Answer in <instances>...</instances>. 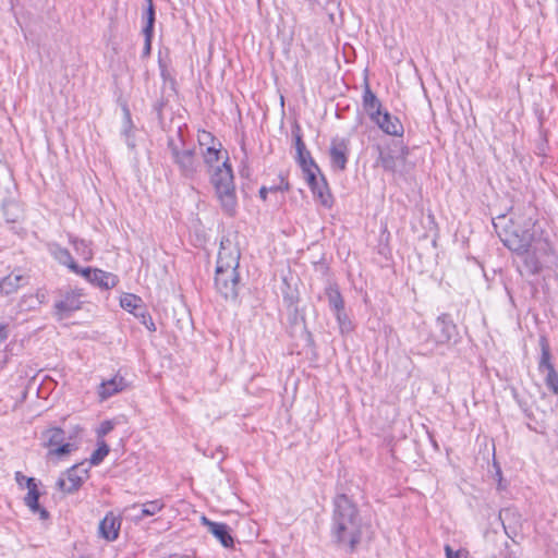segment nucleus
I'll return each mask as SVG.
<instances>
[{"label": "nucleus", "instance_id": "nucleus-38", "mask_svg": "<svg viewBox=\"0 0 558 558\" xmlns=\"http://www.w3.org/2000/svg\"><path fill=\"white\" fill-rule=\"evenodd\" d=\"M446 558H469V553L464 549L453 550L450 545H445Z\"/></svg>", "mask_w": 558, "mask_h": 558}, {"label": "nucleus", "instance_id": "nucleus-46", "mask_svg": "<svg viewBox=\"0 0 558 558\" xmlns=\"http://www.w3.org/2000/svg\"><path fill=\"white\" fill-rule=\"evenodd\" d=\"M143 318V323L146 325V327L149 329V330H155L156 327H155V324L153 323L151 320V317L148 315L145 317H142Z\"/></svg>", "mask_w": 558, "mask_h": 558}, {"label": "nucleus", "instance_id": "nucleus-15", "mask_svg": "<svg viewBox=\"0 0 558 558\" xmlns=\"http://www.w3.org/2000/svg\"><path fill=\"white\" fill-rule=\"evenodd\" d=\"M386 134L401 136L403 134V125L400 120L392 117L388 111L380 112L378 117L372 120Z\"/></svg>", "mask_w": 558, "mask_h": 558}, {"label": "nucleus", "instance_id": "nucleus-16", "mask_svg": "<svg viewBox=\"0 0 558 558\" xmlns=\"http://www.w3.org/2000/svg\"><path fill=\"white\" fill-rule=\"evenodd\" d=\"M120 527L121 520L112 512L107 513L99 523V532L107 541H116L119 536Z\"/></svg>", "mask_w": 558, "mask_h": 558}, {"label": "nucleus", "instance_id": "nucleus-43", "mask_svg": "<svg viewBox=\"0 0 558 558\" xmlns=\"http://www.w3.org/2000/svg\"><path fill=\"white\" fill-rule=\"evenodd\" d=\"M26 480H35L34 477H27L22 472H15V481L21 488L26 487Z\"/></svg>", "mask_w": 558, "mask_h": 558}, {"label": "nucleus", "instance_id": "nucleus-31", "mask_svg": "<svg viewBox=\"0 0 558 558\" xmlns=\"http://www.w3.org/2000/svg\"><path fill=\"white\" fill-rule=\"evenodd\" d=\"M109 451V446L105 441H99L98 448L90 456L89 464L98 465L108 456Z\"/></svg>", "mask_w": 558, "mask_h": 558}, {"label": "nucleus", "instance_id": "nucleus-22", "mask_svg": "<svg viewBox=\"0 0 558 558\" xmlns=\"http://www.w3.org/2000/svg\"><path fill=\"white\" fill-rule=\"evenodd\" d=\"M65 439V432L60 427H50L41 433L43 446L54 448L61 445Z\"/></svg>", "mask_w": 558, "mask_h": 558}, {"label": "nucleus", "instance_id": "nucleus-4", "mask_svg": "<svg viewBox=\"0 0 558 558\" xmlns=\"http://www.w3.org/2000/svg\"><path fill=\"white\" fill-rule=\"evenodd\" d=\"M210 183L226 214L232 216L236 208L234 177L228 156L220 166L208 171Z\"/></svg>", "mask_w": 558, "mask_h": 558}, {"label": "nucleus", "instance_id": "nucleus-23", "mask_svg": "<svg viewBox=\"0 0 558 558\" xmlns=\"http://www.w3.org/2000/svg\"><path fill=\"white\" fill-rule=\"evenodd\" d=\"M120 305L122 308L133 313L135 316L145 317L142 299L135 294L125 293L120 300Z\"/></svg>", "mask_w": 558, "mask_h": 558}, {"label": "nucleus", "instance_id": "nucleus-30", "mask_svg": "<svg viewBox=\"0 0 558 558\" xmlns=\"http://www.w3.org/2000/svg\"><path fill=\"white\" fill-rule=\"evenodd\" d=\"M333 315L337 319L339 330L342 335L349 333L353 330V324L349 318L344 307L343 310H339V312H335Z\"/></svg>", "mask_w": 558, "mask_h": 558}, {"label": "nucleus", "instance_id": "nucleus-29", "mask_svg": "<svg viewBox=\"0 0 558 558\" xmlns=\"http://www.w3.org/2000/svg\"><path fill=\"white\" fill-rule=\"evenodd\" d=\"M163 507L165 504L160 499L147 501L142 505L141 514L136 515V519L141 520L144 517H151L158 513Z\"/></svg>", "mask_w": 558, "mask_h": 558}, {"label": "nucleus", "instance_id": "nucleus-21", "mask_svg": "<svg viewBox=\"0 0 558 558\" xmlns=\"http://www.w3.org/2000/svg\"><path fill=\"white\" fill-rule=\"evenodd\" d=\"M90 283L101 289H111L117 286L118 277L111 272L95 268Z\"/></svg>", "mask_w": 558, "mask_h": 558}, {"label": "nucleus", "instance_id": "nucleus-17", "mask_svg": "<svg viewBox=\"0 0 558 558\" xmlns=\"http://www.w3.org/2000/svg\"><path fill=\"white\" fill-rule=\"evenodd\" d=\"M363 108L371 118V120L378 117L381 112V102L377 96L372 92L369 84L366 82L363 90Z\"/></svg>", "mask_w": 558, "mask_h": 558}, {"label": "nucleus", "instance_id": "nucleus-28", "mask_svg": "<svg viewBox=\"0 0 558 558\" xmlns=\"http://www.w3.org/2000/svg\"><path fill=\"white\" fill-rule=\"evenodd\" d=\"M302 153V155H298V162L300 163L305 175L313 171L320 172L317 163L312 158L311 153L308 150H304Z\"/></svg>", "mask_w": 558, "mask_h": 558}, {"label": "nucleus", "instance_id": "nucleus-5", "mask_svg": "<svg viewBox=\"0 0 558 558\" xmlns=\"http://www.w3.org/2000/svg\"><path fill=\"white\" fill-rule=\"evenodd\" d=\"M551 244L547 239L538 238L534 241L531 247H527L524 253H515L522 258L523 269L520 272L523 275H537L543 268L542 260L551 254Z\"/></svg>", "mask_w": 558, "mask_h": 558}, {"label": "nucleus", "instance_id": "nucleus-3", "mask_svg": "<svg viewBox=\"0 0 558 558\" xmlns=\"http://www.w3.org/2000/svg\"><path fill=\"white\" fill-rule=\"evenodd\" d=\"M167 148L181 175L186 179H195L201 172L202 163L196 156L195 148L186 146L182 126L178 128L174 135L168 136Z\"/></svg>", "mask_w": 558, "mask_h": 558}, {"label": "nucleus", "instance_id": "nucleus-1", "mask_svg": "<svg viewBox=\"0 0 558 558\" xmlns=\"http://www.w3.org/2000/svg\"><path fill=\"white\" fill-rule=\"evenodd\" d=\"M366 525L356 505L344 494L333 499L331 534L339 544H347L353 553L361 543Z\"/></svg>", "mask_w": 558, "mask_h": 558}, {"label": "nucleus", "instance_id": "nucleus-18", "mask_svg": "<svg viewBox=\"0 0 558 558\" xmlns=\"http://www.w3.org/2000/svg\"><path fill=\"white\" fill-rule=\"evenodd\" d=\"M49 252L60 264L66 266L71 271L78 274L80 266L74 262L69 250L57 243H51L49 244Z\"/></svg>", "mask_w": 558, "mask_h": 558}, {"label": "nucleus", "instance_id": "nucleus-24", "mask_svg": "<svg viewBox=\"0 0 558 558\" xmlns=\"http://www.w3.org/2000/svg\"><path fill=\"white\" fill-rule=\"evenodd\" d=\"M325 294L328 301V306L332 313L343 310L344 300L337 284H329L326 287Z\"/></svg>", "mask_w": 558, "mask_h": 558}, {"label": "nucleus", "instance_id": "nucleus-33", "mask_svg": "<svg viewBox=\"0 0 558 558\" xmlns=\"http://www.w3.org/2000/svg\"><path fill=\"white\" fill-rule=\"evenodd\" d=\"M124 112H125V120H124V125H123V130H122V135L125 137L126 145L131 149H133L135 147V142L131 137V129H132L131 116H130V112L128 109H125Z\"/></svg>", "mask_w": 558, "mask_h": 558}, {"label": "nucleus", "instance_id": "nucleus-42", "mask_svg": "<svg viewBox=\"0 0 558 558\" xmlns=\"http://www.w3.org/2000/svg\"><path fill=\"white\" fill-rule=\"evenodd\" d=\"M280 189L281 187H279V186H272L270 189H267L266 186H262L260 190H259V196H260L262 199L265 201L266 197H267V193L269 191L276 192V191L280 190ZM282 189L283 190H289V183L287 182Z\"/></svg>", "mask_w": 558, "mask_h": 558}, {"label": "nucleus", "instance_id": "nucleus-14", "mask_svg": "<svg viewBox=\"0 0 558 558\" xmlns=\"http://www.w3.org/2000/svg\"><path fill=\"white\" fill-rule=\"evenodd\" d=\"M128 387V383L121 375L117 374L111 379L104 380L97 389V393L101 401L123 391Z\"/></svg>", "mask_w": 558, "mask_h": 558}, {"label": "nucleus", "instance_id": "nucleus-40", "mask_svg": "<svg viewBox=\"0 0 558 558\" xmlns=\"http://www.w3.org/2000/svg\"><path fill=\"white\" fill-rule=\"evenodd\" d=\"M145 40H144V48L142 52L143 58H147L151 52V41L154 33H143Z\"/></svg>", "mask_w": 558, "mask_h": 558}, {"label": "nucleus", "instance_id": "nucleus-11", "mask_svg": "<svg viewBox=\"0 0 558 558\" xmlns=\"http://www.w3.org/2000/svg\"><path fill=\"white\" fill-rule=\"evenodd\" d=\"M317 171H313L305 175L308 186L311 187L313 194L318 198V201L325 206L330 207L332 205V196L329 192L326 179L324 175L317 178Z\"/></svg>", "mask_w": 558, "mask_h": 558}, {"label": "nucleus", "instance_id": "nucleus-37", "mask_svg": "<svg viewBox=\"0 0 558 558\" xmlns=\"http://www.w3.org/2000/svg\"><path fill=\"white\" fill-rule=\"evenodd\" d=\"M197 141L201 146H211L214 145L215 137L210 132H207L205 130H202L197 134Z\"/></svg>", "mask_w": 558, "mask_h": 558}, {"label": "nucleus", "instance_id": "nucleus-39", "mask_svg": "<svg viewBox=\"0 0 558 558\" xmlns=\"http://www.w3.org/2000/svg\"><path fill=\"white\" fill-rule=\"evenodd\" d=\"M293 136H294V140H295V149H296V154L298 155H302L304 150H307L306 147H305V144L302 140V135L300 133V128L296 126V132L293 131Z\"/></svg>", "mask_w": 558, "mask_h": 558}, {"label": "nucleus", "instance_id": "nucleus-44", "mask_svg": "<svg viewBox=\"0 0 558 558\" xmlns=\"http://www.w3.org/2000/svg\"><path fill=\"white\" fill-rule=\"evenodd\" d=\"M94 269L95 268H90V267H87V268L80 267V271L77 275L83 276L88 282H90V278L93 277Z\"/></svg>", "mask_w": 558, "mask_h": 558}, {"label": "nucleus", "instance_id": "nucleus-12", "mask_svg": "<svg viewBox=\"0 0 558 558\" xmlns=\"http://www.w3.org/2000/svg\"><path fill=\"white\" fill-rule=\"evenodd\" d=\"M202 523L205 525L225 548H232L234 546V539L231 535V529L228 524L221 522H214L206 518L202 517Z\"/></svg>", "mask_w": 558, "mask_h": 558}, {"label": "nucleus", "instance_id": "nucleus-25", "mask_svg": "<svg viewBox=\"0 0 558 558\" xmlns=\"http://www.w3.org/2000/svg\"><path fill=\"white\" fill-rule=\"evenodd\" d=\"M219 147H216L215 145L208 146L206 150L203 153L204 163L207 166L208 171L213 170L221 158V144L218 143Z\"/></svg>", "mask_w": 558, "mask_h": 558}, {"label": "nucleus", "instance_id": "nucleus-34", "mask_svg": "<svg viewBox=\"0 0 558 558\" xmlns=\"http://www.w3.org/2000/svg\"><path fill=\"white\" fill-rule=\"evenodd\" d=\"M144 19L146 20L145 26L143 27V33H154L155 26V8L154 4L147 7L146 12L144 14Z\"/></svg>", "mask_w": 558, "mask_h": 558}, {"label": "nucleus", "instance_id": "nucleus-20", "mask_svg": "<svg viewBox=\"0 0 558 558\" xmlns=\"http://www.w3.org/2000/svg\"><path fill=\"white\" fill-rule=\"evenodd\" d=\"M25 283L24 276L12 272L0 280V292L4 295L15 293Z\"/></svg>", "mask_w": 558, "mask_h": 558}, {"label": "nucleus", "instance_id": "nucleus-45", "mask_svg": "<svg viewBox=\"0 0 558 558\" xmlns=\"http://www.w3.org/2000/svg\"><path fill=\"white\" fill-rule=\"evenodd\" d=\"M9 337L8 326L0 324V343L5 341Z\"/></svg>", "mask_w": 558, "mask_h": 558}, {"label": "nucleus", "instance_id": "nucleus-50", "mask_svg": "<svg viewBox=\"0 0 558 558\" xmlns=\"http://www.w3.org/2000/svg\"><path fill=\"white\" fill-rule=\"evenodd\" d=\"M498 220H499V221L505 220V217H504V216L498 217Z\"/></svg>", "mask_w": 558, "mask_h": 558}, {"label": "nucleus", "instance_id": "nucleus-26", "mask_svg": "<svg viewBox=\"0 0 558 558\" xmlns=\"http://www.w3.org/2000/svg\"><path fill=\"white\" fill-rule=\"evenodd\" d=\"M70 243L73 245L76 254H78L84 260L92 259L93 252L87 241L71 235Z\"/></svg>", "mask_w": 558, "mask_h": 558}, {"label": "nucleus", "instance_id": "nucleus-27", "mask_svg": "<svg viewBox=\"0 0 558 558\" xmlns=\"http://www.w3.org/2000/svg\"><path fill=\"white\" fill-rule=\"evenodd\" d=\"M541 349L542 355L538 364L539 372H548L550 369H555L554 365L550 362V350L545 338L541 339Z\"/></svg>", "mask_w": 558, "mask_h": 558}, {"label": "nucleus", "instance_id": "nucleus-13", "mask_svg": "<svg viewBox=\"0 0 558 558\" xmlns=\"http://www.w3.org/2000/svg\"><path fill=\"white\" fill-rule=\"evenodd\" d=\"M27 494L24 497V504L34 514H39L41 520L49 518V512L39 505L40 493L35 480H26Z\"/></svg>", "mask_w": 558, "mask_h": 558}, {"label": "nucleus", "instance_id": "nucleus-9", "mask_svg": "<svg viewBox=\"0 0 558 558\" xmlns=\"http://www.w3.org/2000/svg\"><path fill=\"white\" fill-rule=\"evenodd\" d=\"M82 290H71L64 293L61 300L54 303V315L62 320L82 306Z\"/></svg>", "mask_w": 558, "mask_h": 558}, {"label": "nucleus", "instance_id": "nucleus-49", "mask_svg": "<svg viewBox=\"0 0 558 558\" xmlns=\"http://www.w3.org/2000/svg\"><path fill=\"white\" fill-rule=\"evenodd\" d=\"M137 507H138V505L134 504V505L131 506V509H136Z\"/></svg>", "mask_w": 558, "mask_h": 558}, {"label": "nucleus", "instance_id": "nucleus-32", "mask_svg": "<svg viewBox=\"0 0 558 558\" xmlns=\"http://www.w3.org/2000/svg\"><path fill=\"white\" fill-rule=\"evenodd\" d=\"M378 163L386 170L393 172L396 170V158L390 151L381 150L378 156Z\"/></svg>", "mask_w": 558, "mask_h": 558}, {"label": "nucleus", "instance_id": "nucleus-8", "mask_svg": "<svg viewBox=\"0 0 558 558\" xmlns=\"http://www.w3.org/2000/svg\"><path fill=\"white\" fill-rule=\"evenodd\" d=\"M87 474L88 466L86 462L75 464L66 471V478L60 477L58 480L57 486L61 492L72 494L80 489Z\"/></svg>", "mask_w": 558, "mask_h": 558}, {"label": "nucleus", "instance_id": "nucleus-2", "mask_svg": "<svg viewBox=\"0 0 558 558\" xmlns=\"http://www.w3.org/2000/svg\"><path fill=\"white\" fill-rule=\"evenodd\" d=\"M535 208L529 204L522 207H512L511 226H505L499 230V222H495L496 232L506 247L513 253H524L538 238L532 232L535 226Z\"/></svg>", "mask_w": 558, "mask_h": 558}, {"label": "nucleus", "instance_id": "nucleus-47", "mask_svg": "<svg viewBox=\"0 0 558 558\" xmlns=\"http://www.w3.org/2000/svg\"><path fill=\"white\" fill-rule=\"evenodd\" d=\"M159 65H160V74H161L162 78L167 80L169 74H168L166 66L160 61H159Z\"/></svg>", "mask_w": 558, "mask_h": 558}, {"label": "nucleus", "instance_id": "nucleus-41", "mask_svg": "<svg viewBox=\"0 0 558 558\" xmlns=\"http://www.w3.org/2000/svg\"><path fill=\"white\" fill-rule=\"evenodd\" d=\"M113 429V424L110 421H105L101 423L100 427L97 430L98 437H104L109 434Z\"/></svg>", "mask_w": 558, "mask_h": 558}, {"label": "nucleus", "instance_id": "nucleus-19", "mask_svg": "<svg viewBox=\"0 0 558 558\" xmlns=\"http://www.w3.org/2000/svg\"><path fill=\"white\" fill-rule=\"evenodd\" d=\"M239 258V252H228L226 247L221 246L216 268H221V271H228L230 269V271L238 272Z\"/></svg>", "mask_w": 558, "mask_h": 558}, {"label": "nucleus", "instance_id": "nucleus-7", "mask_svg": "<svg viewBox=\"0 0 558 558\" xmlns=\"http://www.w3.org/2000/svg\"><path fill=\"white\" fill-rule=\"evenodd\" d=\"M239 279L238 272L230 271V269L228 271H221V268H216L215 287L226 300H236Z\"/></svg>", "mask_w": 558, "mask_h": 558}, {"label": "nucleus", "instance_id": "nucleus-48", "mask_svg": "<svg viewBox=\"0 0 558 558\" xmlns=\"http://www.w3.org/2000/svg\"><path fill=\"white\" fill-rule=\"evenodd\" d=\"M147 2V7L150 5V4H154L153 3V0H145Z\"/></svg>", "mask_w": 558, "mask_h": 558}, {"label": "nucleus", "instance_id": "nucleus-35", "mask_svg": "<svg viewBox=\"0 0 558 558\" xmlns=\"http://www.w3.org/2000/svg\"><path fill=\"white\" fill-rule=\"evenodd\" d=\"M74 446L70 442H62L49 450V456L63 457L73 450Z\"/></svg>", "mask_w": 558, "mask_h": 558}, {"label": "nucleus", "instance_id": "nucleus-6", "mask_svg": "<svg viewBox=\"0 0 558 558\" xmlns=\"http://www.w3.org/2000/svg\"><path fill=\"white\" fill-rule=\"evenodd\" d=\"M350 153V138L341 136L332 137L329 146V162L331 170L336 172H343L347 169Z\"/></svg>", "mask_w": 558, "mask_h": 558}, {"label": "nucleus", "instance_id": "nucleus-36", "mask_svg": "<svg viewBox=\"0 0 558 558\" xmlns=\"http://www.w3.org/2000/svg\"><path fill=\"white\" fill-rule=\"evenodd\" d=\"M545 383L554 393H558V374L556 369H550L547 372Z\"/></svg>", "mask_w": 558, "mask_h": 558}, {"label": "nucleus", "instance_id": "nucleus-10", "mask_svg": "<svg viewBox=\"0 0 558 558\" xmlns=\"http://www.w3.org/2000/svg\"><path fill=\"white\" fill-rule=\"evenodd\" d=\"M435 328L432 338L436 344H450L458 335L457 326L448 314H441L437 317Z\"/></svg>", "mask_w": 558, "mask_h": 558}]
</instances>
